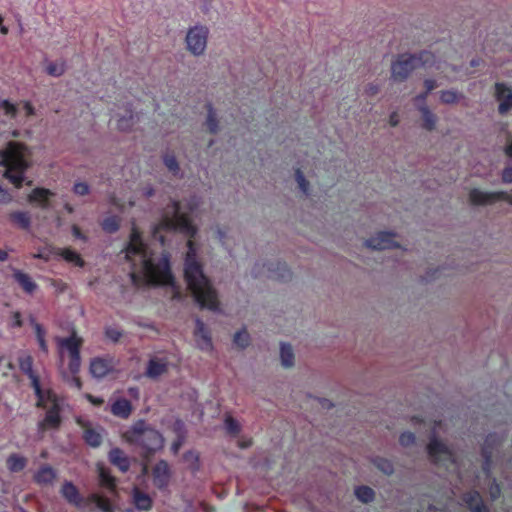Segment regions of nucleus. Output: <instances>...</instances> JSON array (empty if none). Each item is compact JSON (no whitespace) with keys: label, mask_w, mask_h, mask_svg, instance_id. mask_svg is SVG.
Segmentation results:
<instances>
[{"label":"nucleus","mask_w":512,"mask_h":512,"mask_svg":"<svg viewBox=\"0 0 512 512\" xmlns=\"http://www.w3.org/2000/svg\"><path fill=\"white\" fill-rule=\"evenodd\" d=\"M126 259L131 263L130 277L137 287L145 285L174 286L169 255H156L143 242L140 232L133 227L126 247Z\"/></svg>","instance_id":"1"},{"label":"nucleus","mask_w":512,"mask_h":512,"mask_svg":"<svg viewBox=\"0 0 512 512\" xmlns=\"http://www.w3.org/2000/svg\"><path fill=\"white\" fill-rule=\"evenodd\" d=\"M187 251L184 259V277L195 302L200 308L219 311V301L216 289L203 272V265L198 259L197 249L192 240L187 241Z\"/></svg>","instance_id":"2"},{"label":"nucleus","mask_w":512,"mask_h":512,"mask_svg":"<svg viewBox=\"0 0 512 512\" xmlns=\"http://www.w3.org/2000/svg\"><path fill=\"white\" fill-rule=\"evenodd\" d=\"M0 163L5 167L4 176L16 187L25 181V172L29 167L28 148L19 142L11 141L0 150Z\"/></svg>","instance_id":"3"},{"label":"nucleus","mask_w":512,"mask_h":512,"mask_svg":"<svg viewBox=\"0 0 512 512\" xmlns=\"http://www.w3.org/2000/svg\"><path fill=\"white\" fill-rule=\"evenodd\" d=\"M446 431L445 422L441 420L433 422L427 453L434 464L444 466L447 470L457 473L458 464L454 450L440 439V435Z\"/></svg>","instance_id":"4"},{"label":"nucleus","mask_w":512,"mask_h":512,"mask_svg":"<svg viewBox=\"0 0 512 512\" xmlns=\"http://www.w3.org/2000/svg\"><path fill=\"white\" fill-rule=\"evenodd\" d=\"M125 440L140 450L144 456L155 453L163 447L164 439L159 431L143 420L137 421L125 433Z\"/></svg>","instance_id":"5"},{"label":"nucleus","mask_w":512,"mask_h":512,"mask_svg":"<svg viewBox=\"0 0 512 512\" xmlns=\"http://www.w3.org/2000/svg\"><path fill=\"white\" fill-rule=\"evenodd\" d=\"M59 357V369H64L67 361V369L71 373H78L81 365L80 348L82 339L73 332L71 336L55 339Z\"/></svg>","instance_id":"6"},{"label":"nucleus","mask_w":512,"mask_h":512,"mask_svg":"<svg viewBox=\"0 0 512 512\" xmlns=\"http://www.w3.org/2000/svg\"><path fill=\"white\" fill-rule=\"evenodd\" d=\"M62 496L71 504L80 509H87L89 511L99 510L100 512H111L110 501L96 493H92L87 498L80 496L76 486L69 481H66L61 489Z\"/></svg>","instance_id":"7"},{"label":"nucleus","mask_w":512,"mask_h":512,"mask_svg":"<svg viewBox=\"0 0 512 512\" xmlns=\"http://www.w3.org/2000/svg\"><path fill=\"white\" fill-rule=\"evenodd\" d=\"M433 55L430 52L419 54H401L391 65V77L394 81L403 82L417 68L427 66Z\"/></svg>","instance_id":"8"},{"label":"nucleus","mask_w":512,"mask_h":512,"mask_svg":"<svg viewBox=\"0 0 512 512\" xmlns=\"http://www.w3.org/2000/svg\"><path fill=\"white\" fill-rule=\"evenodd\" d=\"M160 228L179 231L190 238L194 237L197 233V228L190 222L185 214L181 213L180 205L176 201H172L165 208Z\"/></svg>","instance_id":"9"},{"label":"nucleus","mask_w":512,"mask_h":512,"mask_svg":"<svg viewBox=\"0 0 512 512\" xmlns=\"http://www.w3.org/2000/svg\"><path fill=\"white\" fill-rule=\"evenodd\" d=\"M37 405L47 410L44 420L38 423V431L42 433L47 428L58 429L61 424V402L57 395L51 390H44V402L40 404L38 401Z\"/></svg>","instance_id":"10"},{"label":"nucleus","mask_w":512,"mask_h":512,"mask_svg":"<svg viewBox=\"0 0 512 512\" xmlns=\"http://www.w3.org/2000/svg\"><path fill=\"white\" fill-rule=\"evenodd\" d=\"M209 30L206 26L196 25L191 27L186 34L185 42L187 50L194 56H201L207 47Z\"/></svg>","instance_id":"11"},{"label":"nucleus","mask_w":512,"mask_h":512,"mask_svg":"<svg viewBox=\"0 0 512 512\" xmlns=\"http://www.w3.org/2000/svg\"><path fill=\"white\" fill-rule=\"evenodd\" d=\"M506 438V434L499 433H490L487 435L484 445L482 447V457L484 459L483 462V470L486 474H489L492 458L495 452L498 451V448L503 443Z\"/></svg>","instance_id":"12"},{"label":"nucleus","mask_w":512,"mask_h":512,"mask_svg":"<svg viewBox=\"0 0 512 512\" xmlns=\"http://www.w3.org/2000/svg\"><path fill=\"white\" fill-rule=\"evenodd\" d=\"M18 362L21 371L30 378L32 387L35 390L37 398H39L40 404H43L44 390L41 389L39 378L33 371V358L28 354H23L19 356Z\"/></svg>","instance_id":"13"},{"label":"nucleus","mask_w":512,"mask_h":512,"mask_svg":"<svg viewBox=\"0 0 512 512\" xmlns=\"http://www.w3.org/2000/svg\"><path fill=\"white\" fill-rule=\"evenodd\" d=\"M193 337L198 349L204 352H210L213 350V342L210 329L200 318L195 319Z\"/></svg>","instance_id":"14"},{"label":"nucleus","mask_w":512,"mask_h":512,"mask_svg":"<svg viewBox=\"0 0 512 512\" xmlns=\"http://www.w3.org/2000/svg\"><path fill=\"white\" fill-rule=\"evenodd\" d=\"M393 232H379L365 241V246L373 250H385L398 247Z\"/></svg>","instance_id":"15"},{"label":"nucleus","mask_w":512,"mask_h":512,"mask_svg":"<svg viewBox=\"0 0 512 512\" xmlns=\"http://www.w3.org/2000/svg\"><path fill=\"white\" fill-rule=\"evenodd\" d=\"M501 195L499 191L487 192L473 188L468 193V201L473 206L492 205L501 200Z\"/></svg>","instance_id":"16"},{"label":"nucleus","mask_w":512,"mask_h":512,"mask_svg":"<svg viewBox=\"0 0 512 512\" xmlns=\"http://www.w3.org/2000/svg\"><path fill=\"white\" fill-rule=\"evenodd\" d=\"M495 98L499 103V114L505 115L512 109V89L506 84H495Z\"/></svg>","instance_id":"17"},{"label":"nucleus","mask_w":512,"mask_h":512,"mask_svg":"<svg viewBox=\"0 0 512 512\" xmlns=\"http://www.w3.org/2000/svg\"><path fill=\"white\" fill-rule=\"evenodd\" d=\"M153 483L159 489H164L168 486L171 478V470L169 464L160 460L152 470Z\"/></svg>","instance_id":"18"},{"label":"nucleus","mask_w":512,"mask_h":512,"mask_svg":"<svg viewBox=\"0 0 512 512\" xmlns=\"http://www.w3.org/2000/svg\"><path fill=\"white\" fill-rule=\"evenodd\" d=\"M83 428V439L91 447H98L102 443L103 429L100 427H93L89 422L78 419L77 421Z\"/></svg>","instance_id":"19"},{"label":"nucleus","mask_w":512,"mask_h":512,"mask_svg":"<svg viewBox=\"0 0 512 512\" xmlns=\"http://www.w3.org/2000/svg\"><path fill=\"white\" fill-rule=\"evenodd\" d=\"M114 368L112 359L94 358L90 363V372L95 378H103Z\"/></svg>","instance_id":"20"},{"label":"nucleus","mask_w":512,"mask_h":512,"mask_svg":"<svg viewBox=\"0 0 512 512\" xmlns=\"http://www.w3.org/2000/svg\"><path fill=\"white\" fill-rule=\"evenodd\" d=\"M168 369V361L165 358L157 356L151 357L148 361L145 375L148 378L155 379L164 374Z\"/></svg>","instance_id":"21"},{"label":"nucleus","mask_w":512,"mask_h":512,"mask_svg":"<svg viewBox=\"0 0 512 512\" xmlns=\"http://www.w3.org/2000/svg\"><path fill=\"white\" fill-rule=\"evenodd\" d=\"M439 99L440 102L445 105H453L458 103H462L464 106L468 105L466 96L456 89L441 90L439 92Z\"/></svg>","instance_id":"22"},{"label":"nucleus","mask_w":512,"mask_h":512,"mask_svg":"<svg viewBox=\"0 0 512 512\" xmlns=\"http://www.w3.org/2000/svg\"><path fill=\"white\" fill-rule=\"evenodd\" d=\"M109 460L123 473L127 472L130 468V459L120 448H113L110 450Z\"/></svg>","instance_id":"23"},{"label":"nucleus","mask_w":512,"mask_h":512,"mask_svg":"<svg viewBox=\"0 0 512 512\" xmlns=\"http://www.w3.org/2000/svg\"><path fill=\"white\" fill-rule=\"evenodd\" d=\"M463 502L467 504L471 512H489L483 504L481 496L477 491H470L464 494Z\"/></svg>","instance_id":"24"},{"label":"nucleus","mask_w":512,"mask_h":512,"mask_svg":"<svg viewBox=\"0 0 512 512\" xmlns=\"http://www.w3.org/2000/svg\"><path fill=\"white\" fill-rule=\"evenodd\" d=\"M418 111L422 119V128L427 131H433L438 122L437 115L428 106H422Z\"/></svg>","instance_id":"25"},{"label":"nucleus","mask_w":512,"mask_h":512,"mask_svg":"<svg viewBox=\"0 0 512 512\" xmlns=\"http://www.w3.org/2000/svg\"><path fill=\"white\" fill-rule=\"evenodd\" d=\"M13 277L15 281L22 287V289L29 294L34 293L38 287L28 274L20 270H15Z\"/></svg>","instance_id":"26"},{"label":"nucleus","mask_w":512,"mask_h":512,"mask_svg":"<svg viewBox=\"0 0 512 512\" xmlns=\"http://www.w3.org/2000/svg\"><path fill=\"white\" fill-rule=\"evenodd\" d=\"M132 412L131 403L124 398L116 400L111 406V413L117 417L126 419Z\"/></svg>","instance_id":"27"},{"label":"nucleus","mask_w":512,"mask_h":512,"mask_svg":"<svg viewBox=\"0 0 512 512\" xmlns=\"http://www.w3.org/2000/svg\"><path fill=\"white\" fill-rule=\"evenodd\" d=\"M136 115L130 107H126L124 113L117 119V128L121 131H129L136 123Z\"/></svg>","instance_id":"28"},{"label":"nucleus","mask_w":512,"mask_h":512,"mask_svg":"<svg viewBox=\"0 0 512 512\" xmlns=\"http://www.w3.org/2000/svg\"><path fill=\"white\" fill-rule=\"evenodd\" d=\"M56 478L55 470L49 465H43L35 474L34 479L40 485L53 483Z\"/></svg>","instance_id":"29"},{"label":"nucleus","mask_w":512,"mask_h":512,"mask_svg":"<svg viewBox=\"0 0 512 512\" xmlns=\"http://www.w3.org/2000/svg\"><path fill=\"white\" fill-rule=\"evenodd\" d=\"M53 254L56 256L62 257L65 261L69 263H73L79 267H82L84 265L83 259L80 257V255L71 249L68 248H55L53 250Z\"/></svg>","instance_id":"30"},{"label":"nucleus","mask_w":512,"mask_h":512,"mask_svg":"<svg viewBox=\"0 0 512 512\" xmlns=\"http://www.w3.org/2000/svg\"><path fill=\"white\" fill-rule=\"evenodd\" d=\"M51 195H53V193L48 189L36 188L29 195V201L36 202L41 207L47 208L48 207V199Z\"/></svg>","instance_id":"31"},{"label":"nucleus","mask_w":512,"mask_h":512,"mask_svg":"<svg viewBox=\"0 0 512 512\" xmlns=\"http://www.w3.org/2000/svg\"><path fill=\"white\" fill-rule=\"evenodd\" d=\"M280 361L281 365L285 368H290L294 365V352L290 344L280 343Z\"/></svg>","instance_id":"32"},{"label":"nucleus","mask_w":512,"mask_h":512,"mask_svg":"<svg viewBox=\"0 0 512 512\" xmlns=\"http://www.w3.org/2000/svg\"><path fill=\"white\" fill-rule=\"evenodd\" d=\"M206 108H207V117H206L205 124L207 126V129L209 130L210 133L217 134L220 130L217 113L211 104H208L206 106Z\"/></svg>","instance_id":"33"},{"label":"nucleus","mask_w":512,"mask_h":512,"mask_svg":"<svg viewBox=\"0 0 512 512\" xmlns=\"http://www.w3.org/2000/svg\"><path fill=\"white\" fill-rule=\"evenodd\" d=\"M10 220L19 228L27 230L31 226V217L28 212L16 211L10 214Z\"/></svg>","instance_id":"34"},{"label":"nucleus","mask_w":512,"mask_h":512,"mask_svg":"<svg viewBox=\"0 0 512 512\" xmlns=\"http://www.w3.org/2000/svg\"><path fill=\"white\" fill-rule=\"evenodd\" d=\"M133 500L138 509L149 510L152 506V499L150 496L139 489L133 492Z\"/></svg>","instance_id":"35"},{"label":"nucleus","mask_w":512,"mask_h":512,"mask_svg":"<svg viewBox=\"0 0 512 512\" xmlns=\"http://www.w3.org/2000/svg\"><path fill=\"white\" fill-rule=\"evenodd\" d=\"M371 462L377 469H379L385 475L389 476L394 473V465L387 458L375 456L371 458Z\"/></svg>","instance_id":"36"},{"label":"nucleus","mask_w":512,"mask_h":512,"mask_svg":"<svg viewBox=\"0 0 512 512\" xmlns=\"http://www.w3.org/2000/svg\"><path fill=\"white\" fill-rule=\"evenodd\" d=\"M251 343V337L246 328L237 331L233 336V344L241 349H246Z\"/></svg>","instance_id":"37"},{"label":"nucleus","mask_w":512,"mask_h":512,"mask_svg":"<svg viewBox=\"0 0 512 512\" xmlns=\"http://www.w3.org/2000/svg\"><path fill=\"white\" fill-rule=\"evenodd\" d=\"M215 233L222 246L231 251L233 241L230 235V229L228 227L217 226L215 228Z\"/></svg>","instance_id":"38"},{"label":"nucleus","mask_w":512,"mask_h":512,"mask_svg":"<svg viewBox=\"0 0 512 512\" xmlns=\"http://www.w3.org/2000/svg\"><path fill=\"white\" fill-rule=\"evenodd\" d=\"M26 464L27 460L18 454H12L7 459V467L11 472L22 471Z\"/></svg>","instance_id":"39"},{"label":"nucleus","mask_w":512,"mask_h":512,"mask_svg":"<svg viewBox=\"0 0 512 512\" xmlns=\"http://www.w3.org/2000/svg\"><path fill=\"white\" fill-rule=\"evenodd\" d=\"M175 430L177 432V439L172 443L171 450L174 454L178 453L185 441L184 424L181 421H176Z\"/></svg>","instance_id":"40"},{"label":"nucleus","mask_w":512,"mask_h":512,"mask_svg":"<svg viewBox=\"0 0 512 512\" xmlns=\"http://www.w3.org/2000/svg\"><path fill=\"white\" fill-rule=\"evenodd\" d=\"M355 496L363 503H370L374 500L375 492L369 486H358L355 488Z\"/></svg>","instance_id":"41"},{"label":"nucleus","mask_w":512,"mask_h":512,"mask_svg":"<svg viewBox=\"0 0 512 512\" xmlns=\"http://www.w3.org/2000/svg\"><path fill=\"white\" fill-rule=\"evenodd\" d=\"M163 163L173 175L178 176L180 174V166L173 153H165L163 155Z\"/></svg>","instance_id":"42"},{"label":"nucleus","mask_w":512,"mask_h":512,"mask_svg":"<svg viewBox=\"0 0 512 512\" xmlns=\"http://www.w3.org/2000/svg\"><path fill=\"white\" fill-rule=\"evenodd\" d=\"M100 484L106 488L112 489L115 486V479L111 476L109 470L103 466L98 467Z\"/></svg>","instance_id":"43"},{"label":"nucleus","mask_w":512,"mask_h":512,"mask_svg":"<svg viewBox=\"0 0 512 512\" xmlns=\"http://www.w3.org/2000/svg\"><path fill=\"white\" fill-rule=\"evenodd\" d=\"M224 428L227 431V433L233 436L238 435L241 431V426L239 422L230 415H227L224 420Z\"/></svg>","instance_id":"44"},{"label":"nucleus","mask_w":512,"mask_h":512,"mask_svg":"<svg viewBox=\"0 0 512 512\" xmlns=\"http://www.w3.org/2000/svg\"><path fill=\"white\" fill-rule=\"evenodd\" d=\"M295 180L297 182V185H298V188L300 189V191L305 196H309L310 195V184L306 180L303 172L300 169H297L295 171Z\"/></svg>","instance_id":"45"},{"label":"nucleus","mask_w":512,"mask_h":512,"mask_svg":"<svg viewBox=\"0 0 512 512\" xmlns=\"http://www.w3.org/2000/svg\"><path fill=\"white\" fill-rule=\"evenodd\" d=\"M66 71L64 63L49 62L46 66V72L53 77H60Z\"/></svg>","instance_id":"46"},{"label":"nucleus","mask_w":512,"mask_h":512,"mask_svg":"<svg viewBox=\"0 0 512 512\" xmlns=\"http://www.w3.org/2000/svg\"><path fill=\"white\" fill-rule=\"evenodd\" d=\"M63 378L71 385L76 387L77 389H81V381L77 376L78 373H71L68 369H60Z\"/></svg>","instance_id":"47"},{"label":"nucleus","mask_w":512,"mask_h":512,"mask_svg":"<svg viewBox=\"0 0 512 512\" xmlns=\"http://www.w3.org/2000/svg\"><path fill=\"white\" fill-rule=\"evenodd\" d=\"M274 277L286 281L291 278V272L288 269L287 265L284 263H278L276 265V271L273 272Z\"/></svg>","instance_id":"48"},{"label":"nucleus","mask_w":512,"mask_h":512,"mask_svg":"<svg viewBox=\"0 0 512 512\" xmlns=\"http://www.w3.org/2000/svg\"><path fill=\"white\" fill-rule=\"evenodd\" d=\"M123 335V331L118 326H107L105 336L112 342H118Z\"/></svg>","instance_id":"49"},{"label":"nucleus","mask_w":512,"mask_h":512,"mask_svg":"<svg viewBox=\"0 0 512 512\" xmlns=\"http://www.w3.org/2000/svg\"><path fill=\"white\" fill-rule=\"evenodd\" d=\"M102 228L108 233H114L119 229V222L115 216L108 217L102 222Z\"/></svg>","instance_id":"50"},{"label":"nucleus","mask_w":512,"mask_h":512,"mask_svg":"<svg viewBox=\"0 0 512 512\" xmlns=\"http://www.w3.org/2000/svg\"><path fill=\"white\" fill-rule=\"evenodd\" d=\"M415 435L411 432H403L399 437V443L402 447H409L415 444Z\"/></svg>","instance_id":"51"},{"label":"nucleus","mask_w":512,"mask_h":512,"mask_svg":"<svg viewBox=\"0 0 512 512\" xmlns=\"http://www.w3.org/2000/svg\"><path fill=\"white\" fill-rule=\"evenodd\" d=\"M73 192L77 195L84 196L89 194L90 187L85 182H76L73 186Z\"/></svg>","instance_id":"52"},{"label":"nucleus","mask_w":512,"mask_h":512,"mask_svg":"<svg viewBox=\"0 0 512 512\" xmlns=\"http://www.w3.org/2000/svg\"><path fill=\"white\" fill-rule=\"evenodd\" d=\"M0 107L4 110L6 115H10L12 117L16 116L17 108L14 104L10 103L7 100H4L0 103Z\"/></svg>","instance_id":"53"},{"label":"nucleus","mask_w":512,"mask_h":512,"mask_svg":"<svg viewBox=\"0 0 512 512\" xmlns=\"http://www.w3.org/2000/svg\"><path fill=\"white\" fill-rule=\"evenodd\" d=\"M428 95L429 94L427 92H423V93L416 95L413 98V103H414L415 107L417 108V110H419L422 106H428L426 103Z\"/></svg>","instance_id":"54"},{"label":"nucleus","mask_w":512,"mask_h":512,"mask_svg":"<svg viewBox=\"0 0 512 512\" xmlns=\"http://www.w3.org/2000/svg\"><path fill=\"white\" fill-rule=\"evenodd\" d=\"M380 91V86L376 83H368L366 86H365V89H364V92L367 96H375L376 94H378Z\"/></svg>","instance_id":"55"},{"label":"nucleus","mask_w":512,"mask_h":512,"mask_svg":"<svg viewBox=\"0 0 512 512\" xmlns=\"http://www.w3.org/2000/svg\"><path fill=\"white\" fill-rule=\"evenodd\" d=\"M30 322L35 329L37 340L45 338V330L43 329V327L39 323H37L33 317L30 318Z\"/></svg>","instance_id":"56"},{"label":"nucleus","mask_w":512,"mask_h":512,"mask_svg":"<svg viewBox=\"0 0 512 512\" xmlns=\"http://www.w3.org/2000/svg\"><path fill=\"white\" fill-rule=\"evenodd\" d=\"M423 84L425 87V92H427L428 94L438 87L437 81L432 78L425 79Z\"/></svg>","instance_id":"57"},{"label":"nucleus","mask_w":512,"mask_h":512,"mask_svg":"<svg viewBox=\"0 0 512 512\" xmlns=\"http://www.w3.org/2000/svg\"><path fill=\"white\" fill-rule=\"evenodd\" d=\"M23 324L21 320V313L20 312H14L12 315V322L10 324L11 327H21Z\"/></svg>","instance_id":"58"},{"label":"nucleus","mask_w":512,"mask_h":512,"mask_svg":"<svg viewBox=\"0 0 512 512\" xmlns=\"http://www.w3.org/2000/svg\"><path fill=\"white\" fill-rule=\"evenodd\" d=\"M502 181L504 183L512 182V167H507L502 172Z\"/></svg>","instance_id":"59"},{"label":"nucleus","mask_w":512,"mask_h":512,"mask_svg":"<svg viewBox=\"0 0 512 512\" xmlns=\"http://www.w3.org/2000/svg\"><path fill=\"white\" fill-rule=\"evenodd\" d=\"M440 273V269L439 268H435V269H431V270H428L425 274V276L423 277L425 281H431V280H434L437 278V274Z\"/></svg>","instance_id":"60"},{"label":"nucleus","mask_w":512,"mask_h":512,"mask_svg":"<svg viewBox=\"0 0 512 512\" xmlns=\"http://www.w3.org/2000/svg\"><path fill=\"white\" fill-rule=\"evenodd\" d=\"M154 193H155V191L151 185H145L141 189V194L146 198L152 197L154 195Z\"/></svg>","instance_id":"61"},{"label":"nucleus","mask_w":512,"mask_h":512,"mask_svg":"<svg viewBox=\"0 0 512 512\" xmlns=\"http://www.w3.org/2000/svg\"><path fill=\"white\" fill-rule=\"evenodd\" d=\"M11 200L9 193L0 186V203H8Z\"/></svg>","instance_id":"62"},{"label":"nucleus","mask_w":512,"mask_h":512,"mask_svg":"<svg viewBox=\"0 0 512 512\" xmlns=\"http://www.w3.org/2000/svg\"><path fill=\"white\" fill-rule=\"evenodd\" d=\"M389 124L395 127L399 124V115L397 112H392L389 116Z\"/></svg>","instance_id":"63"},{"label":"nucleus","mask_w":512,"mask_h":512,"mask_svg":"<svg viewBox=\"0 0 512 512\" xmlns=\"http://www.w3.org/2000/svg\"><path fill=\"white\" fill-rule=\"evenodd\" d=\"M500 495V488L497 484H494L490 488V496L492 499L498 498Z\"/></svg>","instance_id":"64"}]
</instances>
